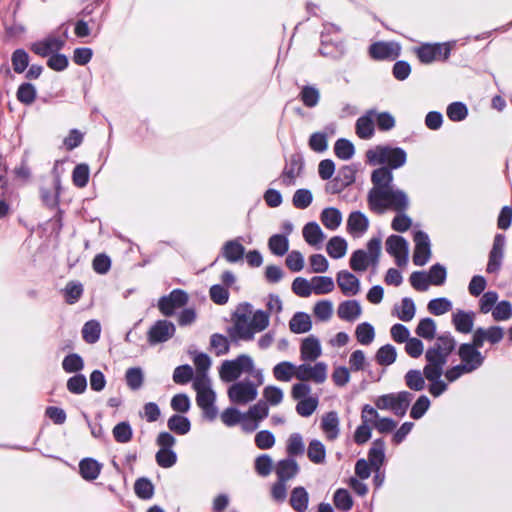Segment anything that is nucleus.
<instances>
[{
	"label": "nucleus",
	"mask_w": 512,
	"mask_h": 512,
	"mask_svg": "<svg viewBox=\"0 0 512 512\" xmlns=\"http://www.w3.org/2000/svg\"><path fill=\"white\" fill-rule=\"evenodd\" d=\"M367 203L369 209L376 214H383L388 210L403 213L409 208V198L406 192L395 186L368 193Z\"/></svg>",
	"instance_id": "nucleus-1"
},
{
	"label": "nucleus",
	"mask_w": 512,
	"mask_h": 512,
	"mask_svg": "<svg viewBox=\"0 0 512 512\" xmlns=\"http://www.w3.org/2000/svg\"><path fill=\"white\" fill-rule=\"evenodd\" d=\"M456 345L457 342L450 332L436 336L433 344L425 351L426 365L424 367L443 369Z\"/></svg>",
	"instance_id": "nucleus-2"
},
{
	"label": "nucleus",
	"mask_w": 512,
	"mask_h": 512,
	"mask_svg": "<svg viewBox=\"0 0 512 512\" xmlns=\"http://www.w3.org/2000/svg\"><path fill=\"white\" fill-rule=\"evenodd\" d=\"M365 156L369 165H384L390 170L404 166L407 161V153L403 148L390 145H377L367 150Z\"/></svg>",
	"instance_id": "nucleus-3"
},
{
	"label": "nucleus",
	"mask_w": 512,
	"mask_h": 512,
	"mask_svg": "<svg viewBox=\"0 0 512 512\" xmlns=\"http://www.w3.org/2000/svg\"><path fill=\"white\" fill-rule=\"evenodd\" d=\"M413 397L408 391L384 394L375 400V406L380 410H391L396 416L403 417Z\"/></svg>",
	"instance_id": "nucleus-4"
},
{
	"label": "nucleus",
	"mask_w": 512,
	"mask_h": 512,
	"mask_svg": "<svg viewBox=\"0 0 512 512\" xmlns=\"http://www.w3.org/2000/svg\"><path fill=\"white\" fill-rule=\"evenodd\" d=\"M253 369V360L246 354H241L233 360H225L221 364L219 374L224 382L237 380L243 372Z\"/></svg>",
	"instance_id": "nucleus-5"
},
{
	"label": "nucleus",
	"mask_w": 512,
	"mask_h": 512,
	"mask_svg": "<svg viewBox=\"0 0 512 512\" xmlns=\"http://www.w3.org/2000/svg\"><path fill=\"white\" fill-rule=\"evenodd\" d=\"M339 32L340 28L334 24L324 25V30L321 33V47L319 49V53L322 56L339 59L344 55L345 48L343 42L338 37L336 39L330 37L331 34H338Z\"/></svg>",
	"instance_id": "nucleus-6"
},
{
	"label": "nucleus",
	"mask_w": 512,
	"mask_h": 512,
	"mask_svg": "<svg viewBox=\"0 0 512 512\" xmlns=\"http://www.w3.org/2000/svg\"><path fill=\"white\" fill-rule=\"evenodd\" d=\"M419 61L430 64L434 61H445L449 58L451 47L448 43H426L415 50Z\"/></svg>",
	"instance_id": "nucleus-7"
},
{
	"label": "nucleus",
	"mask_w": 512,
	"mask_h": 512,
	"mask_svg": "<svg viewBox=\"0 0 512 512\" xmlns=\"http://www.w3.org/2000/svg\"><path fill=\"white\" fill-rule=\"evenodd\" d=\"M257 395V386L250 380L236 382L228 389L229 400L234 404H247L254 401Z\"/></svg>",
	"instance_id": "nucleus-8"
},
{
	"label": "nucleus",
	"mask_w": 512,
	"mask_h": 512,
	"mask_svg": "<svg viewBox=\"0 0 512 512\" xmlns=\"http://www.w3.org/2000/svg\"><path fill=\"white\" fill-rule=\"evenodd\" d=\"M189 300L186 291L174 289L168 295L160 297L158 300V309L163 316H173L177 309L184 307Z\"/></svg>",
	"instance_id": "nucleus-9"
},
{
	"label": "nucleus",
	"mask_w": 512,
	"mask_h": 512,
	"mask_svg": "<svg viewBox=\"0 0 512 512\" xmlns=\"http://www.w3.org/2000/svg\"><path fill=\"white\" fill-rule=\"evenodd\" d=\"M228 335L232 341L253 339V329L246 312L237 309L233 314V326L228 329Z\"/></svg>",
	"instance_id": "nucleus-10"
},
{
	"label": "nucleus",
	"mask_w": 512,
	"mask_h": 512,
	"mask_svg": "<svg viewBox=\"0 0 512 512\" xmlns=\"http://www.w3.org/2000/svg\"><path fill=\"white\" fill-rule=\"evenodd\" d=\"M327 369L325 362H317L313 366L303 363L297 366L296 379L302 382L313 381L316 384H322L327 378Z\"/></svg>",
	"instance_id": "nucleus-11"
},
{
	"label": "nucleus",
	"mask_w": 512,
	"mask_h": 512,
	"mask_svg": "<svg viewBox=\"0 0 512 512\" xmlns=\"http://www.w3.org/2000/svg\"><path fill=\"white\" fill-rule=\"evenodd\" d=\"M176 332L175 325L168 320H157L147 332V341L150 345L164 343L171 339Z\"/></svg>",
	"instance_id": "nucleus-12"
},
{
	"label": "nucleus",
	"mask_w": 512,
	"mask_h": 512,
	"mask_svg": "<svg viewBox=\"0 0 512 512\" xmlns=\"http://www.w3.org/2000/svg\"><path fill=\"white\" fill-rule=\"evenodd\" d=\"M458 356L461 360L460 364L471 373L480 368L485 359L478 349L468 343L459 346Z\"/></svg>",
	"instance_id": "nucleus-13"
},
{
	"label": "nucleus",
	"mask_w": 512,
	"mask_h": 512,
	"mask_svg": "<svg viewBox=\"0 0 512 512\" xmlns=\"http://www.w3.org/2000/svg\"><path fill=\"white\" fill-rule=\"evenodd\" d=\"M505 244V235L501 233L496 234L493 240L492 248L489 252V258L486 267L487 273L494 274L500 270L504 257Z\"/></svg>",
	"instance_id": "nucleus-14"
},
{
	"label": "nucleus",
	"mask_w": 512,
	"mask_h": 512,
	"mask_svg": "<svg viewBox=\"0 0 512 512\" xmlns=\"http://www.w3.org/2000/svg\"><path fill=\"white\" fill-rule=\"evenodd\" d=\"M415 249L413 253V263L416 266H424L431 257V244L427 233L417 231L413 238Z\"/></svg>",
	"instance_id": "nucleus-15"
},
{
	"label": "nucleus",
	"mask_w": 512,
	"mask_h": 512,
	"mask_svg": "<svg viewBox=\"0 0 512 512\" xmlns=\"http://www.w3.org/2000/svg\"><path fill=\"white\" fill-rule=\"evenodd\" d=\"M65 41L59 37L49 36L41 41L34 43L31 50L41 56L47 57L63 49Z\"/></svg>",
	"instance_id": "nucleus-16"
},
{
	"label": "nucleus",
	"mask_w": 512,
	"mask_h": 512,
	"mask_svg": "<svg viewBox=\"0 0 512 512\" xmlns=\"http://www.w3.org/2000/svg\"><path fill=\"white\" fill-rule=\"evenodd\" d=\"M423 373L430 383L428 391L433 397L441 396L448 389V385L441 380L443 369L424 367Z\"/></svg>",
	"instance_id": "nucleus-17"
},
{
	"label": "nucleus",
	"mask_w": 512,
	"mask_h": 512,
	"mask_svg": "<svg viewBox=\"0 0 512 512\" xmlns=\"http://www.w3.org/2000/svg\"><path fill=\"white\" fill-rule=\"evenodd\" d=\"M393 173L387 167H379L375 169L371 174L372 188L368 193H374V191H380L394 187L393 185Z\"/></svg>",
	"instance_id": "nucleus-18"
},
{
	"label": "nucleus",
	"mask_w": 512,
	"mask_h": 512,
	"mask_svg": "<svg viewBox=\"0 0 512 512\" xmlns=\"http://www.w3.org/2000/svg\"><path fill=\"white\" fill-rule=\"evenodd\" d=\"M337 284L345 296L356 295L360 291L359 279L347 270L337 273Z\"/></svg>",
	"instance_id": "nucleus-19"
},
{
	"label": "nucleus",
	"mask_w": 512,
	"mask_h": 512,
	"mask_svg": "<svg viewBox=\"0 0 512 512\" xmlns=\"http://www.w3.org/2000/svg\"><path fill=\"white\" fill-rule=\"evenodd\" d=\"M369 228V219L361 211H353L347 219V230L353 237H360Z\"/></svg>",
	"instance_id": "nucleus-20"
},
{
	"label": "nucleus",
	"mask_w": 512,
	"mask_h": 512,
	"mask_svg": "<svg viewBox=\"0 0 512 512\" xmlns=\"http://www.w3.org/2000/svg\"><path fill=\"white\" fill-rule=\"evenodd\" d=\"M374 115L375 110L371 109L368 110L365 115L357 119L355 129L360 139L368 140L373 137L375 132Z\"/></svg>",
	"instance_id": "nucleus-21"
},
{
	"label": "nucleus",
	"mask_w": 512,
	"mask_h": 512,
	"mask_svg": "<svg viewBox=\"0 0 512 512\" xmlns=\"http://www.w3.org/2000/svg\"><path fill=\"white\" fill-rule=\"evenodd\" d=\"M339 424V417L336 411H329L322 416L320 427L328 440L332 441L338 437L340 432Z\"/></svg>",
	"instance_id": "nucleus-22"
},
{
	"label": "nucleus",
	"mask_w": 512,
	"mask_h": 512,
	"mask_svg": "<svg viewBox=\"0 0 512 512\" xmlns=\"http://www.w3.org/2000/svg\"><path fill=\"white\" fill-rule=\"evenodd\" d=\"M321 353V345L316 337L309 336L303 339L300 347V357L303 361H315Z\"/></svg>",
	"instance_id": "nucleus-23"
},
{
	"label": "nucleus",
	"mask_w": 512,
	"mask_h": 512,
	"mask_svg": "<svg viewBox=\"0 0 512 512\" xmlns=\"http://www.w3.org/2000/svg\"><path fill=\"white\" fill-rule=\"evenodd\" d=\"M299 472V466L294 458L288 457L280 460L276 465L278 480L287 482L294 478Z\"/></svg>",
	"instance_id": "nucleus-24"
},
{
	"label": "nucleus",
	"mask_w": 512,
	"mask_h": 512,
	"mask_svg": "<svg viewBox=\"0 0 512 512\" xmlns=\"http://www.w3.org/2000/svg\"><path fill=\"white\" fill-rule=\"evenodd\" d=\"M385 459V442L382 438L375 439L368 451V462L375 472L380 470Z\"/></svg>",
	"instance_id": "nucleus-25"
},
{
	"label": "nucleus",
	"mask_w": 512,
	"mask_h": 512,
	"mask_svg": "<svg viewBox=\"0 0 512 512\" xmlns=\"http://www.w3.org/2000/svg\"><path fill=\"white\" fill-rule=\"evenodd\" d=\"M369 55L374 60H393L398 56L391 43L376 42L370 45Z\"/></svg>",
	"instance_id": "nucleus-26"
},
{
	"label": "nucleus",
	"mask_w": 512,
	"mask_h": 512,
	"mask_svg": "<svg viewBox=\"0 0 512 512\" xmlns=\"http://www.w3.org/2000/svg\"><path fill=\"white\" fill-rule=\"evenodd\" d=\"M362 309L357 300H346L339 304L338 317L345 321H354L361 315Z\"/></svg>",
	"instance_id": "nucleus-27"
},
{
	"label": "nucleus",
	"mask_w": 512,
	"mask_h": 512,
	"mask_svg": "<svg viewBox=\"0 0 512 512\" xmlns=\"http://www.w3.org/2000/svg\"><path fill=\"white\" fill-rule=\"evenodd\" d=\"M452 323L456 331L468 334L473 329L474 314L473 312H465L463 310H458L452 316Z\"/></svg>",
	"instance_id": "nucleus-28"
},
{
	"label": "nucleus",
	"mask_w": 512,
	"mask_h": 512,
	"mask_svg": "<svg viewBox=\"0 0 512 512\" xmlns=\"http://www.w3.org/2000/svg\"><path fill=\"white\" fill-rule=\"evenodd\" d=\"M302 167L303 162L301 158L297 155L291 156L289 164L285 166L282 172V183L285 186L293 185L295 182V178L300 173Z\"/></svg>",
	"instance_id": "nucleus-29"
},
{
	"label": "nucleus",
	"mask_w": 512,
	"mask_h": 512,
	"mask_svg": "<svg viewBox=\"0 0 512 512\" xmlns=\"http://www.w3.org/2000/svg\"><path fill=\"white\" fill-rule=\"evenodd\" d=\"M102 469V464L93 458H84L79 463L80 475L87 481H93L98 478Z\"/></svg>",
	"instance_id": "nucleus-30"
},
{
	"label": "nucleus",
	"mask_w": 512,
	"mask_h": 512,
	"mask_svg": "<svg viewBox=\"0 0 512 512\" xmlns=\"http://www.w3.org/2000/svg\"><path fill=\"white\" fill-rule=\"evenodd\" d=\"M244 253L245 247L238 240H229L222 247V255L230 263L241 260Z\"/></svg>",
	"instance_id": "nucleus-31"
},
{
	"label": "nucleus",
	"mask_w": 512,
	"mask_h": 512,
	"mask_svg": "<svg viewBox=\"0 0 512 512\" xmlns=\"http://www.w3.org/2000/svg\"><path fill=\"white\" fill-rule=\"evenodd\" d=\"M302 234L305 241L311 246H319L325 238L320 226L314 221L308 222L303 227Z\"/></svg>",
	"instance_id": "nucleus-32"
},
{
	"label": "nucleus",
	"mask_w": 512,
	"mask_h": 512,
	"mask_svg": "<svg viewBox=\"0 0 512 512\" xmlns=\"http://www.w3.org/2000/svg\"><path fill=\"white\" fill-rule=\"evenodd\" d=\"M289 328L295 334L309 332L312 328L310 316L305 312H296L289 321Z\"/></svg>",
	"instance_id": "nucleus-33"
},
{
	"label": "nucleus",
	"mask_w": 512,
	"mask_h": 512,
	"mask_svg": "<svg viewBox=\"0 0 512 512\" xmlns=\"http://www.w3.org/2000/svg\"><path fill=\"white\" fill-rule=\"evenodd\" d=\"M297 366L289 361H282L273 367V376L281 382H289L293 377L296 378Z\"/></svg>",
	"instance_id": "nucleus-34"
},
{
	"label": "nucleus",
	"mask_w": 512,
	"mask_h": 512,
	"mask_svg": "<svg viewBox=\"0 0 512 512\" xmlns=\"http://www.w3.org/2000/svg\"><path fill=\"white\" fill-rule=\"evenodd\" d=\"M320 220L328 230L334 231L342 222V214L339 209L328 207L322 210Z\"/></svg>",
	"instance_id": "nucleus-35"
},
{
	"label": "nucleus",
	"mask_w": 512,
	"mask_h": 512,
	"mask_svg": "<svg viewBox=\"0 0 512 512\" xmlns=\"http://www.w3.org/2000/svg\"><path fill=\"white\" fill-rule=\"evenodd\" d=\"M290 505L296 512H305L308 508L309 496L302 486L295 487L290 496Z\"/></svg>",
	"instance_id": "nucleus-36"
},
{
	"label": "nucleus",
	"mask_w": 512,
	"mask_h": 512,
	"mask_svg": "<svg viewBox=\"0 0 512 512\" xmlns=\"http://www.w3.org/2000/svg\"><path fill=\"white\" fill-rule=\"evenodd\" d=\"M59 189H60V180L59 178L55 179L54 182V190L51 188L42 187L40 189V197L42 203L49 209H55L59 205Z\"/></svg>",
	"instance_id": "nucleus-37"
},
{
	"label": "nucleus",
	"mask_w": 512,
	"mask_h": 512,
	"mask_svg": "<svg viewBox=\"0 0 512 512\" xmlns=\"http://www.w3.org/2000/svg\"><path fill=\"white\" fill-rule=\"evenodd\" d=\"M326 251L331 258L340 259L347 252V242L340 236H334L327 242Z\"/></svg>",
	"instance_id": "nucleus-38"
},
{
	"label": "nucleus",
	"mask_w": 512,
	"mask_h": 512,
	"mask_svg": "<svg viewBox=\"0 0 512 512\" xmlns=\"http://www.w3.org/2000/svg\"><path fill=\"white\" fill-rule=\"evenodd\" d=\"M385 248L389 255L408 253V242L399 235H390L385 242Z\"/></svg>",
	"instance_id": "nucleus-39"
},
{
	"label": "nucleus",
	"mask_w": 512,
	"mask_h": 512,
	"mask_svg": "<svg viewBox=\"0 0 512 512\" xmlns=\"http://www.w3.org/2000/svg\"><path fill=\"white\" fill-rule=\"evenodd\" d=\"M167 426L170 431L178 435H185L191 429L190 420L187 417L179 414L172 415L167 421Z\"/></svg>",
	"instance_id": "nucleus-40"
},
{
	"label": "nucleus",
	"mask_w": 512,
	"mask_h": 512,
	"mask_svg": "<svg viewBox=\"0 0 512 512\" xmlns=\"http://www.w3.org/2000/svg\"><path fill=\"white\" fill-rule=\"evenodd\" d=\"M425 376L423 371L410 369L404 376L406 386L413 391H422L425 388Z\"/></svg>",
	"instance_id": "nucleus-41"
},
{
	"label": "nucleus",
	"mask_w": 512,
	"mask_h": 512,
	"mask_svg": "<svg viewBox=\"0 0 512 512\" xmlns=\"http://www.w3.org/2000/svg\"><path fill=\"white\" fill-rule=\"evenodd\" d=\"M307 456L309 460L315 464L324 463L326 458V449L323 443L317 439L311 440L308 445Z\"/></svg>",
	"instance_id": "nucleus-42"
},
{
	"label": "nucleus",
	"mask_w": 512,
	"mask_h": 512,
	"mask_svg": "<svg viewBox=\"0 0 512 512\" xmlns=\"http://www.w3.org/2000/svg\"><path fill=\"white\" fill-rule=\"evenodd\" d=\"M268 247L272 254L283 256L289 249V240L285 235L274 234L268 240Z\"/></svg>",
	"instance_id": "nucleus-43"
},
{
	"label": "nucleus",
	"mask_w": 512,
	"mask_h": 512,
	"mask_svg": "<svg viewBox=\"0 0 512 512\" xmlns=\"http://www.w3.org/2000/svg\"><path fill=\"white\" fill-rule=\"evenodd\" d=\"M369 251L358 249L350 257L349 265L355 272H363L369 266Z\"/></svg>",
	"instance_id": "nucleus-44"
},
{
	"label": "nucleus",
	"mask_w": 512,
	"mask_h": 512,
	"mask_svg": "<svg viewBox=\"0 0 512 512\" xmlns=\"http://www.w3.org/2000/svg\"><path fill=\"white\" fill-rule=\"evenodd\" d=\"M415 333L426 340H432L436 336V323L432 318L426 317L419 321Z\"/></svg>",
	"instance_id": "nucleus-45"
},
{
	"label": "nucleus",
	"mask_w": 512,
	"mask_h": 512,
	"mask_svg": "<svg viewBox=\"0 0 512 512\" xmlns=\"http://www.w3.org/2000/svg\"><path fill=\"white\" fill-rule=\"evenodd\" d=\"M125 380L127 386L133 390H139L144 382V373L141 367H131L126 370Z\"/></svg>",
	"instance_id": "nucleus-46"
},
{
	"label": "nucleus",
	"mask_w": 512,
	"mask_h": 512,
	"mask_svg": "<svg viewBox=\"0 0 512 512\" xmlns=\"http://www.w3.org/2000/svg\"><path fill=\"white\" fill-rule=\"evenodd\" d=\"M286 452L288 457L294 458L303 455L305 452V445L303 438L299 433H292L287 441Z\"/></svg>",
	"instance_id": "nucleus-47"
},
{
	"label": "nucleus",
	"mask_w": 512,
	"mask_h": 512,
	"mask_svg": "<svg viewBox=\"0 0 512 512\" xmlns=\"http://www.w3.org/2000/svg\"><path fill=\"white\" fill-rule=\"evenodd\" d=\"M396 357V349L391 344L381 346L375 355L377 363L382 366H388L393 364L396 361Z\"/></svg>",
	"instance_id": "nucleus-48"
},
{
	"label": "nucleus",
	"mask_w": 512,
	"mask_h": 512,
	"mask_svg": "<svg viewBox=\"0 0 512 512\" xmlns=\"http://www.w3.org/2000/svg\"><path fill=\"white\" fill-rule=\"evenodd\" d=\"M134 491L140 499L149 500L154 495V485L150 479L141 477L135 481Z\"/></svg>",
	"instance_id": "nucleus-49"
},
{
	"label": "nucleus",
	"mask_w": 512,
	"mask_h": 512,
	"mask_svg": "<svg viewBox=\"0 0 512 512\" xmlns=\"http://www.w3.org/2000/svg\"><path fill=\"white\" fill-rule=\"evenodd\" d=\"M311 283L316 295L330 293L335 287L333 279L328 276H315L311 279Z\"/></svg>",
	"instance_id": "nucleus-50"
},
{
	"label": "nucleus",
	"mask_w": 512,
	"mask_h": 512,
	"mask_svg": "<svg viewBox=\"0 0 512 512\" xmlns=\"http://www.w3.org/2000/svg\"><path fill=\"white\" fill-rule=\"evenodd\" d=\"M210 346L216 356H223L229 353L230 341L226 336L220 333H214L210 337Z\"/></svg>",
	"instance_id": "nucleus-51"
},
{
	"label": "nucleus",
	"mask_w": 512,
	"mask_h": 512,
	"mask_svg": "<svg viewBox=\"0 0 512 512\" xmlns=\"http://www.w3.org/2000/svg\"><path fill=\"white\" fill-rule=\"evenodd\" d=\"M334 153L341 160H349L355 153V147L351 141L340 138L335 142Z\"/></svg>",
	"instance_id": "nucleus-52"
},
{
	"label": "nucleus",
	"mask_w": 512,
	"mask_h": 512,
	"mask_svg": "<svg viewBox=\"0 0 512 512\" xmlns=\"http://www.w3.org/2000/svg\"><path fill=\"white\" fill-rule=\"evenodd\" d=\"M100 333L101 326L96 320L86 322L82 328V337L89 344L97 342L100 338Z\"/></svg>",
	"instance_id": "nucleus-53"
},
{
	"label": "nucleus",
	"mask_w": 512,
	"mask_h": 512,
	"mask_svg": "<svg viewBox=\"0 0 512 512\" xmlns=\"http://www.w3.org/2000/svg\"><path fill=\"white\" fill-rule=\"evenodd\" d=\"M299 97L306 107L313 108L319 102L320 93L316 87L306 85L302 87Z\"/></svg>",
	"instance_id": "nucleus-54"
},
{
	"label": "nucleus",
	"mask_w": 512,
	"mask_h": 512,
	"mask_svg": "<svg viewBox=\"0 0 512 512\" xmlns=\"http://www.w3.org/2000/svg\"><path fill=\"white\" fill-rule=\"evenodd\" d=\"M113 437L118 443H128L133 437V430L127 421H123L114 426Z\"/></svg>",
	"instance_id": "nucleus-55"
},
{
	"label": "nucleus",
	"mask_w": 512,
	"mask_h": 512,
	"mask_svg": "<svg viewBox=\"0 0 512 512\" xmlns=\"http://www.w3.org/2000/svg\"><path fill=\"white\" fill-rule=\"evenodd\" d=\"M427 308L431 314L440 316L452 309V302L445 297L434 298L429 301Z\"/></svg>",
	"instance_id": "nucleus-56"
},
{
	"label": "nucleus",
	"mask_w": 512,
	"mask_h": 512,
	"mask_svg": "<svg viewBox=\"0 0 512 512\" xmlns=\"http://www.w3.org/2000/svg\"><path fill=\"white\" fill-rule=\"evenodd\" d=\"M90 170L89 166L81 163L75 166L72 172V181L76 187L83 188L88 184Z\"/></svg>",
	"instance_id": "nucleus-57"
},
{
	"label": "nucleus",
	"mask_w": 512,
	"mask_h": 512,
	"mask_svg": "<svg viewBox=\"0 0 512 512\" xmlns=\"http://www.w3.org/2000/svg\"><path fill=\"white\" fill-rule=\"evenodd\" d=\"M62 368L67 373H77L84 368V361L79 354L71 353L64 357Z\"/></svg>",
	"instance_id": "nucleus-58"
},
{
	"label": "nucleus",
	"mask_w": 512,
	"mask_h": 512,
	"mask_svg": "<svg viewBox=\"0 0 512 512\" xmlns=\"http://www.w3.org/2000/svg\"><path fill=\"white\" fill-rule=\"evenodd\" d=\"M12 67L15 73H23L29 65V55L24 49H16L11 57Z\"/></svg>",
	"instance_id": "nucleus-59"
},
{
	"label": "nucleus",
	"mask_w": 512,
	"mask_h": 512,
	"mask_svg": "<svg viewBox=\"0 0 512 512\" xmlns=\"http://www.w3.org/2000/svg\"><path fill=\"white\" fill-rule=\"evenodd\" d=\"M36 88L29 82L22 83L17 90V99L25 105L32 104L36 99Z\"/></svg>",
	"instance_id": "nucleus-60"
},
{
	"label": "nucleus",
	"mask_w": 512,
	"mask_h": 512,
	"mask_svg": "<svg viewBox=\"0 0 512 512\" xmlns=\"http://www.w3.org/2000/svg\"><path fill=\"white\" fill-rule=\"evenodd\" d=\"M426 275L429 284L441 286L446 281L447 272L446 268L443 265L436 263L430 267L429 272Z\"/></svg>",
	"instance_id": "nucleus-61"
},
{
	"label": "nucleus",
	"mask_w": 512,
	"mask_h": 512,
	"mask_svg": "<svg viewBox=\"0 0 512 512\" xmlns=\"http://www.w3.org/2000/svg\"><path fill=\"white\" fill-rule=\"evenodd\" d=\"M355 335L360 344L369 345L375 337L374 327L367 322L361 323L357 326Z\"/></svg>",
	"instance_id": "nucleus-62"
},
{
	"label": "nucleus",
	"mask_w": 512,
	"mask_h": 512,
	"mask_svg": "<svg viewBox=\"0 0 512 512\" xmlns=\"http://www.w3.org/2000/svg\"><path fill=\"white\" fill-rule=\"evenodd\" d=\"M415 312L416 307L414 301L409 297H404L397 311V317L404 322H409L414 318Z\"/></svg>",
	"instance_id": "nucleus-63"
},
{
	"label": "nucleus",
	"mask_w": 512,
	"mask_h": 512,
	"mask_svg": "<svg viewBox=\"0 0 512 512\" xmlns=\"http://www.w3.org/2000/svg\"><path fill=\"white\" fill-rule=\"evenodd\" d=\"M318 398L317 397H308L298 401L296 405V412L302 417L311 416L318 407Z\"/></svg>",
	"instance_id": "nucleus-64"
}]
</instances>
